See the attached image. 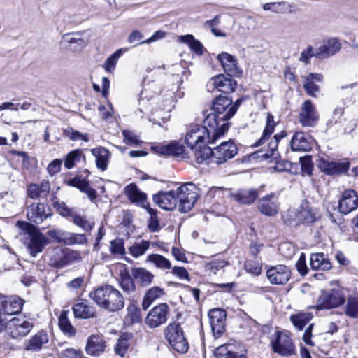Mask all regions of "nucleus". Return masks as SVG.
Returning a JSON list of instances; mask_svg holds the SVG:
<instances>
[{
    "label": "nucleus",
    "instance_id": "obj_35",
    "mask_svg": "<svg viewBox=\"0 0 358 358\" xmlns=\"http://www.w3.org/2000/svg\"><path fill=\"white\" fill-rule=\"evenodd\" d=\"M132 277L143 287L150 285L154 278V275L144 268H134L131 270Z\"/></svg>",
    "mask_w": 358,
    "mask_h": 358
},
{
    "label": "nucleus",
    "instance_id": "obj_2",
    "mask_svg": "<svg viewBox=\"0 0 358 358\" xmlns=\"http://www.w3.org/2000/svg\"><path fill=\"white\" fill-rule=\"evenodd\" d=\"M89 296L98 306L110 311L121 310L124 306L121 293L108 285L96 289Z\"/></svg>",
    "mask_w": 358,
    "mask_h": 358
},
{
    "label": "nucleus",
    "instance_id": "obj_12",
    "mask_svg": "<svg viewBox=\"0 0 358 358\" xmlns=\"http://www.w3.org/2000/svg\"><path fill=\"white\" fill-rule=\"evenodd\" d=\"M33 327V324L24 318L13 317L7 322L5 330L13 338H19L27 336Z\"/></svg>",
    "mask_w": 358,
    "mask_h": 358
},
{
    "label": "nucleus",
    "instance_id": "obj_30",
    "mask_svg": "<svg viewBox=\"0 0 358 358\" xmlns=\"http://www.w3.org/2000/svg\"><path fill=\"white\" fill-rule=\"evenodd\" d=\"M50 190V184L48 180H43L40 185L30 184L27 187V195L33 199L45 197Z\"/></svg>",
    "mask_w": 358,
    "mask_h": 358
},
{
    "label": "nucleus",
    "instance_id": "obj_11",
    "mask_svg": "<svg viewBox=\"0 0 358 358\" xmlns=\"http://www.w3.org/2000/svg\"><path fill=\"white\" fill-rule=\"evenodd\" d=\"M237 147L233 141L222 142L212 150L210 162L216 164H223L233 158L237 154Z\"/></svg>",
    "mask_w": 358,
    "mask_h": 358
},
{
    "label": "nucleus",
    "instance_id": "obj_19",
    "mask_svg": "<svg viewBox=\"0 0 358 358\" xmlns=\"http://www.w3.org/2000/svg\"><path fill=\"white\" fill-rule=\"evenodd\" d=\"M319 115L315 107L310 100L306 101L301 106L299 120L303 127H313L317 122Z\"/></svg>",
    "mask_w": 358,
    "mask_h": 358
},
{
    "label": "nucleus",
    "instance_id": "obj_45",
    "mask_svg": "<svg viewBox=\"0 0 358 358\" xmlns=\"http://www.w3.org/2000/svg\"><path fill=\"white\" fill-rule=\"evenodd\" d=\"M276 124L274 121L273 116L268 113L266 117V125L264 129L263 135L261 138L255 143V147L262 145L265 141L268 140L269 136L273 133Z\"/></svg>",
    "mask_w": 358,
    "mask_h": 358
},
{
    "label": "nucleus",
    "instance_id": "obj_52",
    "mask_svg": "<svg viewBox=\"0 0 358 358\" xmlns=\"http://www.w3.org/2000/svg\"><path fill=\"white\" fill-rule=\"evenodd\" d=\"M235 347L231 344H224L215 349L214 354L217 358H229L234 353Z\"/></svg>",
    "mask_w": 358,
    "mask_h": 358
},
{
    "label": "nucleus",
    "instance_id": "obj_3",
    "mask_svg": "<svg viewBox=\"0 0 358 358\" xmlns=\"http://www.w3.org/2000/svg\"><path fill=\"white\" fill-rule=\"evenodd\" d=\"M210 127L203 123V126L198 124L190 125L185 134V142L190 150L194 147L208 143H214L222 136L215 129V132L210 131Z\"/></svg>",
    "mask_w": 358,
    "mask_h": 358
},
{
    "label": "nucleus",
    "instance_id": "obj_49",
    "mask_svg": "<svg viewBox=\"0 0 358 358\" xmlns=\"http://www.w3.org/2000/svg\"><path fill=\"white\" fill-rule=\"evenodd\" d=\"M147 261L153 263L156 267L161 269H170L171 264L170 261L164 256L158 254L149 255L147 257Z\"/></svg>",
    "mask_w": 358,
    "mask_h": 358
},
{
    "label": "nucleus",
    "instance_id": "obj_58",
    "mask_svg": "<svg viewBox=\"0 0 358 358\" xmlns=\"http://www.w3.org/2000/svg\"><path fill=\"white\" fill-rule=\"evenodd\" d=\"M81 157V152L78 150L71 152L66 155L64 166L66 169H71L78 162Z\"/></svg>",
    "mask_w": 358,
    "mask_h": 358
},
{
    "label": "nucleus",
    "instance_id": "obj_13",
    "mask_svg": "<svg viewBox=\"0 0 358 358\" xmlns=\"http://www.w3.org/2000/svg\"><path fill=\"white\" fill-rule=\"evenodd\" d=\"M208 316L212 332L215 338H218L225 331L226 311L220 308H214L208 312Z\"/></svg>",
    "mask_w": 358,
    "mask_h": 358
},
{
    "label": "nucleus",
    "instance_id": "obj_46",
    "mask_svg": "<svg viewBox=\"0 0 358 358\" xmlns=\"http://www.w3.org/2000/svg\"><path fill=\"white\" fill-rule=\"evenodd\" d=\"M87 242L86 236L83 234H75L65 232L64 234L63 244L72 245L75 244L83 245Z\"/></svg>",
    "mask_w": 358,
    "mask_h": 358
},
{
    "label": "nucleus",
    "instance_id": "obj_28",
    "mask_svg": "<svg viewBox=\"0 0 358 358\" xmlns=\"http://www.w3.org/2000/svg\"><path fill=\"white\" fill-rule=\"evenodd\" d=\"M259 211L267 216H273L278 213V206L274 194L271 193L259 199Z\"/></svg>",
    "mask_w": 358,
    "mask_h": 358
},
{
    "label": "nucleus",
    "instance_id": "obj_39",
    "mask_svg": "<svg viewBox=\"0 0 358 358\" xmlns=\"http://www.w3.org/2000/svg\"><path fill=\"white\" fill-rule=\"evenodd\" d=\"M132 334L128 333L122 334L114 348V350L117 355L121 357H124L128 348L132 343Z\"/></svg>",
    "mask_w": 358,
    "mask_h": 358
},
{
    "label": "nucleus",
    "instance_id": "obj_48",
    "mask_svg": "<svg viewBox=\"0 0 358 358\" xmlns=\"http://www.w3.org/2000/svg\"><path fill=\"white\" fill-rule=\"evenodd\" d=\"M312 317L313 315L310 313H299L292 315L290 320L295 327L301 330Z\"/></svg>",
    "mask_w": 358,
    "mask_h": 358
},
{
    "label": "nucleus",
    "instance_id": "obj_7",
    "mask_svg": "<svg viewBox=\"0 0 358 358\" xmlns=\"http://www.w3.org/2000/svg\"><path fill=\"white\" fill-rule=\"evenodd\" d=\"M164 336L173 350L180 353L187 352L189 344L180 324L176 323L169 324L164 329Z\"/></svg>",
    "mask_w": 358,
    "mask_h": 358
},
{
    "label": "nucleus",
    "instance_id": "obj_56",
    "mask_svg": "<svg viewBox=\"0 0 358 358\" xmlns=\"http://www.w3.org/2000/svg\"><path fill=\"white\" fill-rule=\"evenodd\" d=\"M120 286L122 289L127 293H131L136 289V285L133 279L129 274L122 275Z\"/></svg>",
    "mask_w": 358,
    "mask_h": 358
},
{
    "label": "nucleus",
    "instance_id": "obj_8",
    "mask_svg": "<svg viewBox=\"0 0 358 358\" xmlns=\"http://www.w3.org/2000/svg\"><path fill=\"white\" fill-rule=\"evenodd\" d=\"M285 222L289 224H299L302 222L312 223L315 220V213L313 211L308 202H303L296 209H290L282 216Z\"/></svg>",
    "mask_w": 358,
    "mask_h": 358
},
{
    "label": "nucleus",
    "instance_id": "obj_43",
    "mask_svg": "<svg viewBox=\"0 0 358 358\" xmlns=\"http://www.w3.org/2000/svg\"><path fill=\"white\" fill-rule=\"evenodd\" d=\"M178 41L188 45L189 48L196 54L199 55L203 54V45L198 40H196L192 35L180 36L178 38Z\"/></svg>",
    "mask_w": 358,
    "mask_h": 358
},
{
    "label": "nucleus",
    "instance_id": "obj_34",
    "mask_svg": "<svg viewBox=\"0 0 358 358\" xmlns=\"http://www.w3.org/2000/svg\"><path fill=\"white\" fill-rule=\"evenodd\" d=\"M157 151L164 155L185 157V156H183L185 153L184 146L175 141L165 145L157 147Z\"/></svg>",
    "mask_w": 358,
    "mask_h": 358
},
{
    "label": "nucleus",
    "instance_id": "obj_64",
    "mask_svg": "<svg viewBox=\"0 0 358 358\" xmlns=\"http://www.w3.org/2000/svg\"><path fill=\"white\" fill-rule=\"evenodd\" d=\"M143 38V34L139 31H132L129 36H128V42L129 43H134L135 45H139V44H143V41H142Z\"/></svg>",
    "mask_w": 358,
    "mask_h": 358
},
{
    "label": "nucleus",
    "instance_id": "obj_32",
    "mask_svg": "<svg viewBox=\"0 0 358 358\" xmlns=\"http://www.w3.org/2000/svg\"><path fill=\"white\" fill-rule=\"evenodd\" d=\"M73 311L77 318L89 319L95 316L94 308L89 306L85 301L77 302L73 306Z\"/></svg>",
    "mask_w": 358,
    "mask_h": 358
},
{
    "label": "nucleus",
    "instance_id": "obj_36",
    "mask_svg": "<svg viewBox=\"0 0 358 358\" xmlns=\"http://www.w3.org/2000/svg\"><path fill=\"white\" fill-rule=\"evenodd\" d=\"M91 152L96 158V166L102 171L106 170L110 157L109 151L103 147H99L92 149Z\"/></svg>",
    "mask_w": 358,
    "mask_h": 358
},
{
    "label": "nucleus",
    "instance_id": "obj_51",
    "mask_svg": "<svg viewBox=\"0 0 358 358\" xmlns=\"http://www.w3.org/2000/svg\"><path fill=\"white\" fill-rule=\"evenodd\" d=\"M73 223L83 229L84 231H91L94 226V222L86 219L85 217H82L79 215H72Z\"/></svg>",
    "mask_w": 358,
    "mask_h": 358
},
{
    "label": "nucleus",
    "instance_id": "obj_41",
    "mask_svg": "<svg viewBox=\"0 0 358 358\" xmlns=\"http://www.w3.org/2000/svg\"><path fill=\"white\" fill-rule=\"evenodd\" d=\"M194 154L196 161L201 164L206 160H209L208 163L210 162V158H212V149L207 146L206 143L194 147V150H191Z\"/></svg>",
    "mask_w": 358,
    "mask_h": 358
},
{
    "label": "nucleus",
    "instance_id": "obj_5",
    "mask_svg": "<svg viewBox=\"0 0 358 358\" xmlns=\"http://www.w3.org/2000/svg\"><path fill=\"white\" fill-rule=\"evenodd\" d=\"M24 301L19 297H7L0 295V332L6 329L10 316L20 313Z\"/></svg>",
    "mask_w": 358,
    "mask_h": 358
},
{
    "label": "nucleus",
    "instance_id": "obj_55",
    "mask_svg": "<svg viewBox=\"0 0 358 358\" xmlns=\"http://www.w3.org/2000/svg\"><path fill=\"white\" fill-rule=\"evenodd\" d=\"M122 134L124 137L123 142L127 145H138L142 143L139 136L132 131L123 130Z\"/></svg>",
    "mask_w": 358,
    "mask_h": 358
},
{
    "label": "nucleus",
    "instance_id": "obj_22",
    "mask_svg": "<svg viewBox=\"0 0 358 358\" xmlns=\"http://www.w3.org/2000/svg\"><path fill=\"white\" fill-rule=\"evenodd\" d=\"M358 206V196L353 189L345 190L339 201V210L343 214H348Z\"/></svg>",
    "mask_w": 358,
    "mask_h": 358
},
{
    "label": "nucleus",
    "instance_id": "obj_37",
    "mask_svg": "<svg viewBox=\"0 0 358 358\" xmlns=\"http://www.w3.org/2000/svg\"><path fill=\"white\" fill-rule=\"evenodd\" d=\"M48 341V336L44 332H38L29 339L24 347L26 350L37 351L41 349L42 345Z\"/></svg>",
    "mask_w": 358,
    "mask_h": 358
},
{
    "label": "nucleus",
    "instance_id": "obj_29",
    "mask_svg": "<svg viewBox=\"0 0 358 358\" xmlns=\"http://www.w3.org/2000/svg\"><path fill=\"white\" fill-rule=\"evenodd\" d=\"M62 41L66 44L67 48L73 52L80 50L87 45V41L82 38L80 32L64 34Z\"/></svg>",
    "mask_w": 358,
    "mask_h": 358
},
{
    "label": "nucleus",
    "instance_id": "obj_1",
    "mask_svg": "<svg viewBox=\"0 0 358 358\" xmlns=\"http://www.w3.org/2000/svg\"><path fill=\"white\" fill-rule=\"evenodd\" d=\"M238 105L237 102L232 103V99L226 96H219L213 102V113L207 115L203 123L210 127V131L215 129L223 136L228 131L229 123L228 120L236 113Z\"/></svg>",
    "mask_w": 358,
    "mask_h": 358
},
{
    "label": "nucleus",
    "instance_id": "obj_31",
    "mask_svg": "<svg viewBox=\"0 0 358 358\" xmlns=\"http://www.w3.org/2000/svg\"><path fill=\"white\" fill-rule=\"evenodd\" d=\"M259 195L258 191L255 189H242L231 194V197L237 202L242 204L252 203Z\"/></svg>",
    "mask_w": 358,
    "mask_h": 358
},
{
    "label": "nucleus",
    "instance_id": "obj_33",
    "mask_svg": "<svg viewBox=\"0 0 358 358\" xmlns=\"http://www.w3.org/2000/svg\"><path fill=\"white\" fill-rule=\"evenodd\" d=\"M310 265L313 270L328 271L331 268V263L324 253L312 254Z\"/></svg>",
    "mask_w": 358,
    "mask_h": 358
},
{
    "label": "nucleus",
    "instance_id": "obj_6",
    "mask_svg": "<svg viewBox=\"0 0 358 358\" xmlns=\"http://www.w3.org/2000/svg\"><path fill=\"white\" fill-rule=\"evenodd\" d=\"M178 206L180 212L189 211L199 197V189L192 182L186 183L176 190Z\"/></svg>",
    "mask_w": 358,
    "mask_h": 358
},
{
    "label": "nucleus",
    "instance_id": "obj_38",
    "mask_svg": "<svg viewBox=\"0 0 358 358\" xmlns=\"http://www.w3.org/2000/svg\"><path fill=\"white\" fill-rule=\"evenodd\" d=\"M285 136V134L282 132L279 134H275L268 144V151L261 155V157L264 159L271 158L273 160H277L279 157V154L277 150L278 145L280 139Z\"/></svg>",
    "mask_w": 358,
    "mask_h": 358
},
{
    "label": "nucleus",
    "instance_id": "obj_59",
    "mask_svg": "<svg viewBox=\"0 0 358 358\" xmlns=\"http://www.w3.org/2000/svg\"><path fill=\"white\" fill-rule=\"evenodd\" d=\"M56 253L59 257L58 258L55 257L52 259V264L57 268H62L68 264V257L62 250H57Z\"/></svg>",
    "mask_w": 358,
    "mask_h": 358
},
{
    "label": "nucleus",
    "instance_id": "obj_40",
    "mask_svg": "<svg viewBox=\"0 0 358 358\" xmlns=\"http://www.w3.org/2000/svg\"><path fill=\"white\" fill-rule=\"evenodd\" d=\"M164 294V289L159 287H152L149 289L143 298L142 307L146 310L155 300L161 298Z\"/></svg>",
    "mask_w": 358,
    "mask_h": 358
},
{
    "label": "nucleus",
    "instance_id": "obj_44",
    "mask_svg": "<svg viewBox=\"0 0 358 358\" xmlns=\"http://www.w3.org/2000/svg\"><path fill=\"white\" fill-rule=\"evenodd\" d=\"M291 5L286 2H271L264 3L262 8L265 11H271L277 14H285L291 12Z\"/></svg>",
    "mask_w": 358,
    "mask_h": 358
},
{
    "label": "nucleus",
    "instance_id": "obj_54",
    "mask_svg": "<svg viewBox=\"0 0 358 358\" xmlns=\"http://www.w3.org/2000/svg\"><path fill=\"white\" fill-rule=\"evenodd\" d=\"M110 251L114 255L122 256L125 254L124 241L121 238L112 240L110 242Z\"/></svg>",
    "mask_w": 358,
    "mask_h": 358
},
{
    "label": "nucleus",
    "instance_id": "obj_4",
    "mask_svg": "<svg viewBox=\"0 0 358 358\" xmlns=\"http://www.w3.org/2000/svg\"><path fill=\"white\" fill-rule=\"evenodd\" d=\"M17 226L28 235L27 247L33 257L41 253L49 243L48 238L34 225L19 221Z\"/></svg>",
    "mask_w": 358,
    "mask_h": 358
},
{
    "label": "nucleus",
    "instance_id": "obj_26",
    "mask_svg": "<svg viewBox=\"0 0 358 358\" xmlns=\"http://www.w3.org/2000/svg\"><path fill=\"white\" fill-rule=\"evenodd\" d=\"M323 76L321 73H310L304 77L303 88L311 96H316L320 91V84L322 83Z\"/></svg>",
    "mask_w": 358,
    "mask_h": 358
},
{
    "label": "nucleus",
    "instance_id": "obj_9",
    "mask_svg": "<svg viewBox=\"0 0 358 358\" xmlns=\"http://www.w3.org/2000/svg\"><path fill=\"white\" fill-rule=\"evenodd\" d=\"M345 301V296L341 289H331L322 291L317 299V303L322 309H330L343 305Z\"/></svg>",
    "mask_w": 358,
    "mask_h": 358
},
{
    "label": "nucleus",
    "instance_id": "obj_23",
    "mask_svg": "<svg viewBox=\"0 0 358 358\" xmlns=\"http://www.w3.org/2000/svg\"><path fill=\"white\" fill-rule=\"evenodd\" d=\"M313 139L302 131H296L290 141V147L293 151L308 152L311 149Z\"/></svg>",
    "mask_w": 358,
    "mask_h": 358
},
{
    "label": "nucleus",
    "instance_id": "obj_10",
    "mask_svg": "<svg viewBox=\"0 0 358 358\" xmlns=\"http://www.w3.org/2000/svg\"><path fill=\"white\" fill-rule=\"evenodd\" d=\"M169 307L165 303H159L151 308L145 319V324L151 328H157L165 324L169 315Z\"/></svg>",
    "mask_w": 358,
    "mask_h": 358
},
{
    "label": "nucleus",
    "instance_id": "obj_17",
    "mask_svg": "<svg viewBox=\"0 0 358 358\" xmlns=\"http://www.w3.org/2000/svg\"><path fill=\"white\" fill-rule=\"evenodd\" d=\"M50 214V207L43 203H34L27 209V218L36 224L43 222Z\"/></svg>",
    "mask_w": 358,
    "mask_h": 358
},
{
    "label": "nucleus",
    "instance_id": "obj_60",
    "mask_svg": "<svg viewBox=\"0 0 358 358\" xmlns=\"http://www.w3.org/2000/svg\"><path fill=\"white\" fill-rule=\"evenodd\" d=\"M59 358H81V351L73 348H67L59 353Z\"/></svg>",
    "mask_w": 358,
    "mask_h": 358
},
{
    "label": "nucleus",
    "instance_id": "obj_50",
    "mask_svg": "<svg viewBox=\"0 0 358 358\" xmlns=\"http://www.w3.org/2000/svg\"><path fill=\"white\" fill-rule=\"evenodd\" d=\"M345 314L350 318H358V296L348 299L345 306Z\"/></svg>",
    "mask_w": 358,
    "mask_h": 358
},
{
    "label": "nucleus",
    "instance_id": "obj_42",
    "mask_svg": "<svg viewBox=\"0 0 358 358\" xmlns=\"http://www.w3.org/2000/svg\"><path fill=\"white\" fill-rule=\"evenodd\" d=\"M68 311L63 310L59 317L58 324L60 330L69 337H73L76 334V328L71 324L68 317Z\"/></svg>",
    "mask_w": 358,
    "mask_h": 358
},
{
    "label": "nucleus",
    "instance_id": "obj_16",
    "mask_svg": "<svg viewBox=\"0 0 358 358\" xmlns=\"http://www.w3.org/2000/svg\"><path fill=\"white\" fill-rule=\"evenodd\" d=\"M266 276L273 285H285L291 277V271L287 266L279 264L268 268Z\"/></svg>",
    "mask_w": 358,
    "mask_h": 358
},
{
    "label": "nucleus",
    "instance_id": "obj_21",
    "mask_svg": "<svg viewBox=\"0 0 358 358\" xmlns=\"http://www.w3.org/2000/svg\"><path fill=\"white\" fill-rule=\"evenodd\" d=\"M217 59L228 76L238 77L241 75L242 71L238 66L237 61L231 55L222 52L217 55Z\"/></svg>",
    "mask_w": 358,
    "mask_h": 358
},
{
    "label": "nucleus",
    "instance_id": "obj_27",
    "mask_svg": "<svg viewBox=\"0 0 358 358\" xmlns=\"http://www.w3.org/2000/svg\"><path fill=\"white\" fill-rule=\"evenodd\" d=\"M106 343L102 336L91 335L85 347L86 352L94 357H99L105 350Z\"/></svg>",
    "mask_w": 358,
    "mask_h": 358
},
{
    "label": "nucleus",
    "instance_id": "obj_14",
    "mask_svg": "<svg viewBox=\"0 0 358 358\" xmlns=\"http://www.w3.org/2000/svg\"><path fill=\"white\" fill-rule=\"evenodd\" d=\"M237 83L235 80L223 74L212 78L207 84L208 90L210 91V88H215L223 93L234 92Z\"/></svg>",
    "mask_w": 358,
    "mask_h": 358
},
{
    "label": "nucleus",
    "instance_id": "obj_25",
    "mask_svg": "<svg viewBox=\"0 0 358 358\" xmlns=\"http://www.w3.org/2000/svg\"><path fill=\"white\" fill-rule=\"evenodd\" d=\"M341 48V44L336 38L324 41L316 50V57L327 58L337 53Z\"/></svg>",
    "mask_w": 358,
    "mask_h": 358
},
{
    "label": "nucleus",
    "instance_id": "obj_63",
    "mask_svg": "<svg viewBox=\"0 0 358 358\" xmlns=\"http://www.w3.org/2000/svg\"><path fill=\"white\" fill-rule=\"evenodd\" d=\"M245 268L248 273L255 275H258L261 273L262 268L257 263L247 261L245 263Z\"/></svg>",
    "mask_w": 358,
    "mask_h": 358
},
{
    "label": "nucleus",
    "instance_id": "obj_18",
    "mask_svg": "<svg viewBox=\"0 0 358 358\" xmlns=\"http://www.w3.org/2000/svg\"><path fill=\"white\" fill-rule=\"evenodd\" d=\"M318 167L327 175L341 174L348 170L350 163L348 161L336 162L322 158L318 161Z\"/></svg>",
    "mask_w": 358,
    "mask_h": 358
},
{
    "label": "nucleus",
    "instance_id": "obj_61",
    "mask_svg": "<svg viewBox=\"0 0 358 358\" xmlns=\"http://www.w3.org/2000/svg\"><path fill=\"white\" fill-rule=\"evenodd\" d=\"M62 161L61 159H54L48 166L47 170L48 173L53 176L60 171Z\"/></svg>",
    "mask_w": 358,
    "mask_h": 358
},
{
    "label": "nucleus",
    "instance_id": "obj_20",
    "mask_svg": "<svg viewBox=\"0 0 358 358\" xmlns=\"http://www.w3.org/2000/svg\"><path fill=\"white\" fill-rule=\"evenodd\" d=\"M153 201L166 210H172L178 205L177 194L174 191L159 192L153 195Z\"/></svg>",
    "mask_w": 358,
    "mask_h": 358
},
{
    "label": "nucleus",
    "instance_id": "obj_62",
    "mask_svg": "<svg viewBox=\"0 0 358 358\" xmlns=\"http://www.w3.org/2000/svg\"><path fill=\"white\" fill-rule=\"evenodd\" d=\"M148 213L150 214V222L149 227L150 229L155 231L158 229V220L157 217V212L154 209L149 207L146 209Z\"/></svg>",
    "mask_w": 358,
    "mask_h": 358
},
{
    "label": "nucleus",
    "instance_id": "obj_57",
    "mask_svg": "<svg viewBox=\"0 0 358 358\" xmlns=\"http://www.w3.org/2000/svg\"><path fill=\"white\" fill-rule=\"evenodd\" d=\"M64 134L66 137L73 141H83L88 142L90 141V137L87 134H83L78 131L73 130V129L65 130Z\"/></svg>",
    "mask_w": 358,
    "mask_h": 358
},
{
    "label": "nucleus",
    "instance_id": "obj_15",
    "mask_svg": "<svg viewBox=\"0 0 358 358\" xmlns=\"http://www.w3.org/2000/svg\"><path fill=\"white\" fill-rule=\"evenodd\" d=\"M273 351L281 355L287 356L294 352V345L290 337L280 332H278L275 340L271 341Z\"/></svg>",
    "mask_w": 358,
    "mask_h": 358
},
{
    "label": "nucleus",
    "instance_id": "obj_24",
    "mask_svg": "<svg viewBox=\"0 0 358 358\" xmlns=\"http://www.w3.org/2000/svg\"><path fill=\"white\" fill-rule=\"evenodd\" d=\"M124 191L131 202L145 209L150 207V204L147 201L146 194L141 192L135 184L131 183L125 187Z\"/></svg>",
    "mask_w": 358,
    "mask_h": 358
},
{
    "label": "nucleus",
    "instance_id": "obj_53",
    "mask_svg": "<svg viewBox=\"0 0 358 358\" xmlns=\"http://www.w3.org/2000/svg\"><path fill=\"white\" fill-rule=\"evenodd\" d=\"M127 49H118L113 55H111L105 62L104 68L106 71L110 72L114 69L116 65L118 58L122 55L123 52H125Z\"/></svg>",
    "mask_w": 358,
    "mask_h": 358
},
{
    "label": "nucleus",
    "instance_id": "obj_47",
    "mask_svg": "<svg viewBox=\"0 0 358 358\" xmlns=\"http://www.w3.org/2000/svg\"><path fill=\"white\" fill-rule=\"evenodd\" d=\"M150 241L141 240L139 242L134 243L131 247H129V252L132 257L137 258L144 255L150 248Z\"/></svg>",
    "mask_w": 358,
    "mask_h": 358
}]
</instances>
